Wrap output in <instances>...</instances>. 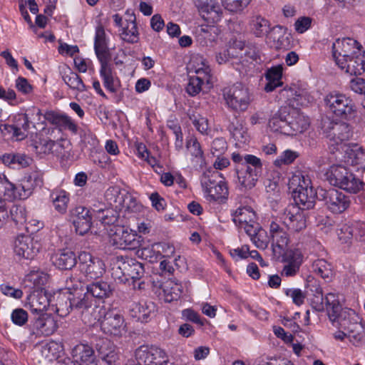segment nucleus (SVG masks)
<instances>
[{
    "label": "nucleus",
    "mask_w": 365,
    "mask_h": 365,
    "mask_svg": "<svg viewBox=\"0 0 365 365\" xmlns=\"http://www.w3.org/2000/svg\"><path fill=\"white\" fill-rule=\"evenodd\" d=\"M229 131L235 140L240 143H245L249 140V135L243 122L235 119L229 125Z\"/></svg>",
    "instance_id": "09e8293b"
},
{
    "label": "nucleus",
    "mask_w": 365,
    "mask_h": 365,
    "mask_svg": "<svg viewBox=\"0 0 365 365\" xmlns=\"http://www.w3.org/2000/svg\"><path fill=\"white\" fill-rule=\"evenodd\" d=\"M313 272L327 282L331 280L334 276L333 266L324 259H317L312 263Z\"/></svg>",
    "instance_id": "a19ab883"
},
{
    "label": "nucleus",
    "mask_w": 365,
    "mask_h": 365,
    "mask_svg": "<svg viewBox=\"0 0 365 365\" xmlns=\"http://www.w3.org/2000/svg\"><path fill=\"white\" fill-rule=\"evenodd\" d=\"M71 215L77 233L83 235L90 230L92 217L88 208L82 206L76 207L71 210Z\"/></svg>",
    "instance_id": "aec40b11"
},
{
    "label": "nucleus",
    "mask_w": 365,
    "mask_h": 365,
    "mask_svg": "<svg viewBox=\"0 0 365 365\" xmlns=\"http://www.w3.org/2000/svg\"><path fill=\"white\" fill-rule=\"evenodd\" d=\"M289 106L281 107L269 121V128L274 132H279L284 135L288 133L287 115H289Z\"/></svg>",
    "instance_id": "c85d7f7f"
},
{
    "label": "nucleus",
    "mask_w": 365,
    "mask_h": 365,
    "mask_svg": "<svg viewBox=\"0 0 365 365\" xmlns=\"http://www.w3.org/2000/svg\"><path fill=\"white\" fill-rule=\"evenodd\" d=\"M48 278V274L43 271L39 269L31 270L29 273L25 276L24 283L25 287L30 289L41 290L42 287L47 283Z\"/></svg>",
    "instance_id": "72a5a7b5"
},
{
    "label": "nucleus",
    "mask_w": 365,
    "mask_h": 365,
    "mask_svg": "<svg viewBox=\"0 0 365 365\" xmlns=\"http://www.w3.org/2000/svg\"><path fill=\"white\" fill-rule=\"evenodd\" d=\"M11 319L14 324L18 326H23L28 321V313L24 309H15L11 312Z\"/></svg>",
    "instance_id": "0e129e2a"
},
{
    "label": "nucleus",
    "mask_w": 365,
    "mask_h": 365,
    "mask_svg": "<svg viewBox=\"0 0 365 365\" xmlns=\"http://www.w3.org/2000/svg\"><path fill=\"white\" fill-rule=\"evenodd\" d=\"M73 356L80 365H98L93 349L88 345L79 344L73 350Z\"/></svg>",
    "instance_id": "c756f323"
},
{
    "label": "nucleus",
    "mask_w": 365,
    "mask_h": 365,
    "mask_svg": "<svg viewBox=\"0 0 365 365\" xmlns=\"http://www.w3.org/2000/svg\"><path fill=\"white\" fill-rule=\"evenodd\" d=\"M232 216L233 222L238 227L247 223H253L256 220L255 212L250 207L238 208Z\"/></svg>",
    "instance_id": "a18cd8bd"
},
{
    "label": "nucleus",
    "mask_w": 365,
    "mask_h": 365,
    "mask_svg": "<svg viewBox=\"0 0 365 365\" xmlns=\"http://www.w3.org/2000/svg\"><path fill=\"white\" fill-rule=\"evenodd\" d=\"M237 176V186L240 190H250L254 187L260 175L254 173L252 168L240 167L236 168Z\"/></svg>",
    "instance_id": "a878e982"
},
{
    "label": "nucleus",
    "mask_w": 365,
    "mask_h": 365,
    "mask_svg": "<svg viewBox=\"0 0 365 365\" xmlns=\"http://www.w3.org/2000/svg\"><path fill=\"white\" fill-rule=\"evenodd\" d=\"M16 140H22L27 137L30 127V120L26 113H17L14 115L12 125H1Z\"/></svg>",
    "instance_id": "a211bd4d"
},
{
    "label": "nucleus",
    "mask_w": 365,
    "mask_h": 365,
    "mask_svg": "<svg viewBox=\"0 0 365 365\" xmlns=\"http://www.w3.org/2000/svg\"><path fill=\"white\" fill-rule=\"evenodd\" d=\"M217 29L213 26H201L196 31L198 41L200 43H206L207 41H212L215 40Z\"/></svg>",
    "instance_id": "864d4df0"
},
{
    "label": "nucleus",
    "mask_w": 365,
    "mask_h": 365,
    "mask_svg": "<svg viewBox=\"0 0 365 365\" xmlns=\"http://www.w3.org/2000/svg\"><path fill=\"white\" fill-rule=\"evenodd\" d=\"M338 66L350 75H361L365 71V51L362 49L356 51L354 55L346 60V63Z\"/></svg>",
    "instance_id": "b1692460"
},
{
    "label": "nucleus",
    "mask_w": 365,
    "mask_h": 365,
    "mask_svg": "<svg viewBox=\"0 0 365 365\" xmlns=\"http://www.w3.org/2000/svg\"><path fill=\"white\" fill-rule=\"evenodd\" d=\"M12 194L11 196H6V199L12 200L16 197L19 199L27 198L33 192L34 185L26 178L21 180L19 185L13 184Z\"/></svg>",
    "instance_id": "37998d69"
},
{
    "label": "nucleus",
    "mask_w": 365,
    "mask_h": 365,
    "mask_svg": "<svg viewBox=\"0 0 365 365\" xmlns=\"http://www.w3.org/2000/svg\"><path fill=\"white\" fill-rule=\"evenodd\" d=\"M227 144L225 138H217L212 143L211 152L213 155H222L227 150Z\"/></svg>",
    "instance_id": "338daca9"
},
{
    "label": "nucleus",
    "mask_w": 365,
    "mask_h": 365,
    "mask_svg": "<svg viewBox=\"0 0 365 365\" xmlns=\"http://www.w3.org/2000/svg\"><path fill=\"white\" fill-rule=\"evenodd\" d=\"M164 351L154 346L142 345L135 351V361L142 365H152L157 363L158 358L163 357Z\"/></svg>",
    "instance_id": "5701e85b"
},
{
    "label": "nucleus",
    "mask_w": 365,
    "mask_h": 365,
    "mask_svg": "<svg viewBox=\"0 0 365 365\" xmlns=\"http://www.w3.org/2000/svg\"><path fill=\"white\" fill-rule=\"evenodd\" d=\"M62 78L65 83L72 90L78 93L87 91V87L81 78L70 68H67L63 73Z\"/></svg>",
    "instance_id": "ea45409f"
},
{
    "label": "nucleus",
    "mask_w": 365,
    "mask_h": 365,
    "mask_svg": "<svg viewBox=\"0 0 365 365\" xmlns=\"http://www.w3.org/2000/svg\"><path fill=\"white\" fill-rule=\"evenodd\" d=\"M319 197L325 202L327 209L334 214H341L351 205L350 197L338 190H319Z\"/></svg>",
    "instance_id": "9d476101"
},
{
    "label": "nucleus",
    "mask_w": 365,
    "mask_h": 365,
    "mask_svg": "<svg viewBox=\"0 0 365 365\" xmlns=\"http://www.w3.org/2000/svg\"><path fill=\"white\" fill-rule=\"evenodd\" d=\"M130 316L137 321L147 322L151 311L146 304L135 303L130 310Z\"/></svg>",
    "instance_id": "3c124183"
},
{
    "label": "nucleus",
    "mask_w": 365,
    "mask_h": 365,
    "mask_svg": "<svg viewBox=\"0 0 365 365\" xmlns=\"http://www.w3.org/2000/svg\"><path fill=\"white\" fill-rule=\"evenodd\" d=\"M299 155L297 152L286 150L274 162V165L281 167L282 165H289L293 163Z\"/></svg>",
    "instance_id": "052dcab7"
},
{
    "label": "nucleus",
    "mask_w": 365,
    "mask_h": 365,
    "mask_svg": "<svg viewBox=\"0 0 365 365\" xmlns=\"http://www.w3.org/2000/svg\"><path fill=\"white\" fill-rule=\"evenodd\" d=\"M200 61L201 66L194 67L192 63H190L188 69L189 73L194 72L195 76L190 75L188 83L185 91L190 96H195L200 91H206L212 87V76L209 66H206L201 57H195L193 60Z\"/></svg>",
    "instance_id": "39448f33"
},
{
    "label": "nucleus",
    "mask_w": 365,
    "mask_h": 365,
    "mask_svg": "<svg viewBox=\"0 0 365 365\" xmlns=\"http://www.w3.org/2000/svg\"><path fill=\"white\" fill-rule=\"evenodd\" d=\"M118 268L124 274L125 280H128V278H130L133 280V283H135L144 275L145 270L143 264L133 258L121 257L118 258ZM134 287H135V284H134Z\"/></svg>",
    "instance_id": "6ab92c4d"
},
{
    "label": "nucleus",
    "mask_w": 365,
    "mask_h": 365,
    "mask_svg": "<svg viewBox=\"0 0 365 365\" xmlns=\"http://www.w3.org/2000/svg\"><path fill=\"white\" fill-rule=\"evenodd\" d=\"M86 290L93 297L105 299L113 295L114 288L108 282L101 280L88 284Z\"/></svg>",
    "instance_id": "2f4dec72"
},
{
    "label": "nucleus",
    "mask_w": 365,
    "mask_h": 365,
    "mask_svg": "<svg viewBox=\"0 0 365 365\" xmlns=\"http://www.w3.org/2000/svg\"><path fill=\"white\" fill-rule=\"evenodd\" d=\"M329 182L351 193L358 192L362 187V181L341 165H334L327 173Z\"/></svg>",
    "instance_id": "7ed1b4c3"
},
{
    "label": "nucleus",
    "mask_w": 365,
    "mask_h": 365,
    "mask_svg": "<svg viewBox=\"0 0 365 365\" xmlns=\"http://www.w3.org/2000/svg\"><path fill=\"white\" fill-rule=\"evenodd\" d=\"M289 115H287L288 133L287 135L301 133L309 126V120L299 110L289 106Z\"/></svg>",
    "instance_id": "4be33fe9"
},
{
    "label": "nucleus",
    "mask_w": 365,
    "mask_h": 365,
    "mask_svg": "<svg viewBox=\"0 0 365 365\" xmlns=\"http://www.w3.org/2000/svg\"><path fill=\"white\" fill-rule=\"evenodd\" d=\"M14 250L19 257L32 259L38 252L39 244L30 236L19 235L14 241Z\"/></svg>",
    "instance_id": "f3484780"
},
{
    "label": "nucleus",
    "mask_w": 365,
    "mask_h": 365,
    "mask_svg": "<svg viewBox=\"0 0 365 365\" xmlns=\"http://www.w3.org/2000/svg\"><path fill=\"white\" fill-rule=\"evenodd\" d=\"M52 261L61 269H71L77 262L75 253L68 249L60 250L52 257Z\"/></svg>",
    "instance_id": "cd10ccee"
},
{
    "label": "nucleus",
    "mask_w": 365,
    "mask_h": 365,
    "mask_svg": "<svg viewBox=\"0 0 365 365\" xmlns=\"http://www.w3.org/2000/svg\"><path fill=\"white\" fill-rule=\"evenodd\" d=\"M186 147L197 163L202 162L204 159L203 151L195 138L191 137L187 140Z\"/></svg>",
    "instance_id": "603ef678"
},
{
    "label": "nucleus",
    "mask_w": 365,
    "mask_h": 365,
    "mask_svg": "<svg viewBox=\"0 0 365 365\" xmlns=\"http://www.w3.org/2000/svg\"><path fill=\"white\" fill-rule=\"evenodd\" d=\"M287 229L294 232H300L306 227V217L304 211L299 207H292L285 212L284 221Z\"/></svg>",
    "instance_id": "393cba45"
},
{
    "label": "nucleus",
    "mask_w": 365,
    "mask_h": 365,
    "mask_svg": "<svg viewBox=\"0 0 365 365\" xmlns=\"http://www.w3.org/2000/svg\"><path fill=\"white\" fill-rule=\"evenodd\" d=\"M53 206L56 211L59 213H65L69 202V194L61 189L53 190L50 194Z\"/></svg>",
    "instance_id": "c9c22d12"
},
{
    "label": "nucleus",
    "mask_w": 365,
    "mask_h": 365,
    "mask_svg": "<svg viewBox=\"0 0 365 365\" xmlns=\"http://www.w3.org/2000/svg\"><path fill=\"white\" fill-rule=\"evenodd\" d=\"M270 243L274 255H282L287 249L289 235L282 221L272 220L269 224Z\"/></svg>",
    "instance_id": "9b49d317"
},
{
    "label": "nucleus",
    "mask_w": 365,
    "mask_h": 365,
    "mask_svg": "<svg viewBox=\"0 0 365 365\" xmlns=\"http://www.w3.org/2000/svg\"><path fill=\"white\" fill-rule=\"evenodd\" d=\"M59 349L60 346L56 342L51 341L43 346L42 353L51 361L58 356Z\"/></svg>",
    "instance_id": "69168bd1"
},
{
    "label": "nucleus",
    "mask_w": 365,
    "mask_h": 365,
    "mask_svg": "<svg viewBox=\"0 0 365 365\" xmlns=\"http://www.w3.org/2000/svg\"><path fill=\"white\" fill-rule=\"evenodd\" d=\"M94 48L96 54L101 62L100 75L103 81L104 86L111 93H115L114 78L112 69L108 64L110 57L105 30L99 26L96 29Z\"/></svg>",
    "instance_id": "f03ea898"
},
{
    "label": "nucleus",
    "mask_w": 365,
    "mask_h": 365,
    "mask_svg": "<svg viewBox=\"0 0 365 365\" xmlns=\"http://www.w3.org/2000/svg\"><path fill=\"white\" fill-rule=\"evenodd\" d=\"M250 240L257 248L264 250L270 242L269 233L267 234L266 230L260 227Z\"/></svg>",
    "instance_id": "4d7b16f0"
},
{
    "label": "nucleus",
    "mask_w": 365,
    "mask_h": 365,
    "mask_svg": "<svg viewBox=\"0 0 365 365\" xmlns=\"http://www.w3.org/2000/svg\"><path fill=\"white\" fill-rule=\"evenodd\" d=\"M182 317L190 322L195 323L200 326H203L205 319H202L200 314L191 309H186L182 312Z\"/></svg>",
    "instance_id": "774afa93"
},
{
    "label": "nucleus",
    "mask_w": 365,
    "mask_h": 365,
    "mask_svg": "<svg viewBox=\"0 0 365 365\" xmlns=\"http://www.w3.org/2000/svg\"><path fill=\"white\" fill-rule=\"evenodd\" d=\"M162 289L164 300L167 302H171L180 298L182 292V287L180 284L169 281L162 285Z\"/></svg>",
    "instance_id": "de8ad7c7"
},
{
    "label": "nucleus",
    "mask_w": 365,
    "mask_h": 365,
    "mask_svg": "<svg viewBox=\"0 0 365 365\" xmlns=\"http://www.w3.org/2000/svg\"><path fill=\"white\" fill-rule=\"evenodd\" d=\"M113 244L123 250H135L140 245V241L135 232L123 226L114 225L110 230Z\"/></svg>",
    "instance_id": "ddd939ff"
},
{
    "label": "nucleus",
    "mask_w": 365,
    "mask_h": 365,
    "mask_svg": "<svg viewBox=\"0 0 365 365\" xmlns=\"http://www.w3.org/2000/svg\"><path fill=\"white\" fill-rule=\"evenodd\" d=\"M322 129L327 138L332 152L339 149L353 135L351 126L345 122H336L326 118L323 120Z\"/></svg>",
    "instance_id": "20e7f679"
},
{
    "label": "nucleus",
    "mask_w": 365,
    "mask_h": 365,
    "mask_svg": "<svg viewBox=\"0 0 365 365\" xmlns=\"http://www.w3.org/2000/svg\"><path fill=\"white\" fill-rule=\"evenodd\" d=\"M34 328L38 334L43 336L53 334L58 329L57 321L51 314H42L34 324Z\"/></svg>",
    "instance_id": "bb28decb"
},
{
    "label": "nucleus",
    "mask_w": 365,
    "mask_h": 365,
    "mask_svg": "<svg viewBox=\"0 0 365 365\" xmlns=\"http://www.w3.org/2000/svg\"><path fill=\"white\" fill-rule=\"evenodd\" d=\"M66 288L72 297L79 294V293H84L83 284L73 276L66 281Z\"/></svg>",
    "instance_id": "680f3d73"
},
{
    "label": "nucleus",
    "mask_w": 365,
    "mask_h": 365,
    "mask_svg": "<svg viewBox=\"0 0 365 365\" xmlns=\"http://www.w3.org/2000/svg\"><path fill=\"white\" fill-rule=\"evenodd\" d=\"M96 349L98 354V365H117L119 354L115 346L108 339L98 341Z\"/></svg>",
    "instance_id": "dca6fc26"
},
{
    "label": "nucleus",
    "mask_w": 365,
    "mask_h": 365,
    "mask_svg": "<svg viewBox=\"0 0 365 365\" xmlns=\"http://www.w3.org/2000/svg\"><path fill=\"white\" fill-rule=\"evenodd\" d=\"M284 267L281 272L283 277L295 276L302 263V255L298 250H288L283 254Z\"/></svg>",
    "instance_id": "412c9836"
},
{
    "label": "nucleus",
    "mask_w": 365,
    "mask_h": 365,
    "mask_svg": "<svg viewBox=\"0 0 365 365\" xmlns=\"http://www.w3.org/2000/svg\"><path fill=\"white\" fill-rule=\"evenodd\" d=\"M101 330L106 334L121 336L126 333L123 316L113 311H106L101 322Z\"/></svg>",
    "instance_id": "4468645a"
},
{
    "label": "nucleus",
    "mask_w": 365,
    "mask_h": 365,
    "mask_svg": "<svg viewBox=\"0 0 365 365\" xmlns=\"http://www.w3.org/2000/svg\"><path fill=\"white\" fill-rule=\"evenodd\" d=\"M250 2V0H222L225 8L231 12L242 11Z\"/></svg>",
    "instance_id": "bf43d9fd"
},
{
    "label": "nucleus",
    "mask_w": 365,
    "mask_h": 365,
    "mask_svg": "<svg viewBox=\"0 0 365 365\" xmlns=\"http://www.w3.org/2000/svg\"><path fill=\"white\" fill-rule=\"evenodd\" d=\"M0 159L3 164L13 169L26 168L31 162V158L27 155L17 153H6Z\"/></svg>",
    "instance_id": "473e14b6"
},
{
    "label": "nucleus",
    "mask_w": 365,
    "mask_h": 365,
    "mask_svg": "<svg viewBox=\"0 0 365 365\" xmlns=\"http://www.w3.org/2000/svg\"><path fill=\"white\" fill-rule=\"evenodd\" d=\"M89 295L90 294L86 292L69 297L68 300L69 301V307L71 309L76 310L81 314L84 310L90 308V306L93 304V299Z\"/></svg>",
    "instance_id": "58836bf2"
},
{
    "label": "nucleus",
    "mask_w": 365,
    "mask_h": 365,
    "mask_svg": "<svg viewBox=\"0 0 365 365\" xmlns=\"http://www.w3.org/2000/svg\"><path fill=\"white\" fill-rule=\"evenodd\" d=\"M46 119L51 121V123L64 129H68L73 133H76L77 132V125L69 116L66 115L49 113H47Z\"/></svg>",
    "instance_id": "79ce46f5"
},
{
    "label": "nucleus",
    "mask_w": 365,
    "mask_h": 365,
    "mask_svg": "<svg viewBox=\"0 0 365 365\" xmlns=\"http://www.w3.org/2000/svg\"><path fill=\"white\" fill-rule=\"evenodd\" d=\"M332 49L333 57L339 66L341 63L344 65L346 60L354 55L356 50L361 49V47L358 46L356 41L352 38H345L336 40L333 44Z\"/></svg>",
    "instance_id": "2eb2a0df"
},
{
    "label": "nucleus",
    "mask_w": 365,
    "mask_h": 365,
    "mask_svg": "<svg viewBox=\"0 0 365 365\" xmlns=\"http://www.w3.org/2000/svg\"><path fill=\"white\" fill-rule=\"evenodd\" d=\"M80 270L90 279H97L106 272V265L102 259L82 252L78 255Z\"/></svg>",
    "instance_id": "f8f14e48"
},
{
    "label": "nucleus",
    "mask_w": 365,
    "mask_h": 365,
    "mask_svg": "<svg viewBox=\"0 0 365 365\" xmlns=\"http://www.w3.org/2000/svg\"><path fill=\"white\" fill-rule=\"evenodd\" d=\"M326 312L332 324L347 331L351 341H361L363 339V327L354 310L343 308L337 294L330 292L326 297Z\"/></svg>",
    "instance_id": "f257e3e1"
},
{
    "label": "nucleus",
    "mask_w": 365,
    "mask_h": 365,
    "mask_svg": "<svg viewBox=\"0 0 365 365\" xmlns=\"http://www.w3.org/2000/svg\"><path fill=\"white\" fill-rule=\"evenodd\" d=\"M97 218L105 225H115L118 222V216L112 209H99L97 211Z\"/></svg>",
    "instance_id": "5fc2aeb1"
},
{
    "label": "nucleus",
    "mask_w": 365,
    "mask_h": 365,
    "mask_svg": "<svg viewBox=\"0 0 365 365\" xmlns=\"http://www.w3.org/2000/svg\"><path fill=\"white\" fill-rule=\"evenodd\" d=\"M297 183L294 190V199L297 204L301 205L302 209L312 208L315 200L319 197V190L315 191L312 186L310 178L302 174L294 175L292 180V184Z\"/></svg>",
    "instance_id": "0eeeda50"
},
{
    "label": "nucleus",
    "mask_w": 365,
    "mask_h": 365,
    "mask_svg": "<svg viewBox=\"0 0 365 365\" xmlns=\"http://www.w3.org/2000/svg\"><path fill=\"white\" fill-rule=\"evenodd\" d=\"M36 152L43 154L56 153L59 154L58 150L62 148L60 142H56L50 139H41L35 145Z\"/></svg>",
    "instance_id": "8fccbe9b"
},
{
    "label": "nucleus",
    "mask_w": 365,
    "mask_h": 365,
    "mask_svg": "<svg viewBox=\"0 0 365 365\" xmlns=\"http://www.w3.org/2000/svg\"><path fill=\"white\" fill-rule=\"evenodd\" d=\"M223 96L227 106L238 111L246 110L251 102L249 89L242 83H235L225 88Z\"/></svg>",
    "instance_id": "6e6552de"
},
{
    "label": "nucleus",
    "mask_w": 365,
    "mask_h": 365,
    "mask_svg": "<svg viewBox=\"0 0 365 365\" xmlns=\"http://www.w3.org/2000/svg\"><path fill=\"white\" fill-rule=\"evenodd\" d=\"M29 305L33 313L41 315L49 306V300L45 292L41 290L31 297Z\"/></svg>",
    "instance_id": "c03bdc74"
},
{
    "label": "nucleus",
    "mask_w": 365,
    "mask_h": 365,
    "mask_svg": "<svg viewBox=\"0 0 365 365\" xmlns=\"http://www.w3.org/2000/svg\"><path fill=\"white\" fill-rule=\"evenodd\" d=\"M115 25L120 28V38L129 43L139 41V32L136 24L135 15L133 11H126L123 16L118 14L113 15Z\"/></svg>",
    "instance_id": "1a4fd4ad"
},
{
    "label": "nucleus",
    "mask_w": 365,
    "mask_h": 365,
    "mask_svg": "<svg viewBox=\"0 0 365 365\" xmlns=\"http://www.w3.org/2000/svg\"><path fill=\"white\" fill-rule=\"evenodd\" d=\"M10 215L16 225H21L26 221V209L23 206H13L10 210Z\"/></svg>",
    "instance_id": "e2e57ef3"
},
{
    "label": "nucleus",
    "mask_w": 365,
    "mask_h": 365,
    "mask_svg": "<svg viewBox=\"0 0 365 365\" xmlns=\"http://www.w3.org/2000/svg\"><path fill=\"white\" fill-rule=\"evenodd\" d=\"M346 163L357 170H365V150L361 148L356 147L355 148L346 150Z\"/></svg>",
    "instance_id": "f704fd0d"
},
{
    "label": "nucleus",
    "mask_w": 365,
    "mask_h": 365,
    "mask_svg": "<svg viewBox=\"0 0 365 365\" xmlns=\"http://www.w3.org/2000/svg\"><path fill=\"white\" fill-rule=\"evenodd\" d=\"M106 310L103 307L90 306V308L81 314L82 321L88 326H94L97 322H101Z\"/></svg>",
    "instance_id": "4c0bfd02"
},
{
    "label": "nucleus",
    "mask_w": 365,
    "mask_h": 365,
    "mask_svg": "<svg viewBox=\"0 0 365 365\" xmlns=\"http://www.w3.org/2000/svg\"><path fill=\"white\" fill-rule=\"evenodd\" d=\"M250 26L252 32L257 37L267 36L271 29L269 21L261 16L253 17L250 22Z\"/></svg>",
    "instance_id": "49530a36"
},
{
    "label": "nucleus",
    "mask_w": 365,
    "mask_h": 365,
    "mask_svg": "<svg viewBox=\"0 0 365 365\" xmlns=\"http://www.w3.org/2000/svg\"><path fill=\"white\" fill-rule=\"evenodd\" d=\"M267 37L274 43V46L277 49L287 48L290 45L287 29L282 26L277 25L272 28Z\"/></svg>",
    "instance_id": "7c9ffc66"
},
{
    "label": "nucleus",
    "mask_w": 365,
    "mask_h": 365,
    "mask_svg": "<svg viewBox=\"0 0 365 365\" xmlns=\"http://www.w3.org/2000/svg\"><path fill=\"white\" fill-rule=\"evenodd\" d=\"M324 102L329 110L336 117L350 120L356 115V106L354 102L344 93H330L325 97Z\"/></svg>",
    "instance_id": "423d86ee"
},
{
    "label": "nucleus",
    "mask_w": 365,
    "mask_h": 365,
    "mask_svg": "<svg viewBox=\"0 0 365 365\" xmlns=\"http://www.w3.org/2000/svg\"><path fill=\"white\" fill-rule=\"evenodd\" d=\"M241 166L252 168L254 173L259 174H261L262 170L261 160L253 155H245L244 156V163H242Z\"/></svg>",
    "instance_id": "13d9d810"
},
{
    "label": "nucleus",
    "mask_w": 365,
    "mask_h": 365,
    "mask_svg": "<svg viewBox=\"0 0 365 365\" xmlns=\"http://www.w3.org/2000/svg\"><path fill=\"white\" fill-rule=\"evenodd\" d=\"M210 198L212 200L217 201L222 199L227 198L228 195V188L224 181H221L220 185L216 187H210V190L206 192Z\"/></svg>",
    "instance_id": "6e6d98bb"
},
{
    "label": "nucleus",
    "mask_w": 365,
    "mask_h": 365,
    "mask_svg": "<svg viewBox=\"0 0 365 365\" xmlns=\"http://www.w3.org/2000/svg\"><path fill=\"white\" fill-rule=\"evenodd\" d=\"M202 17L211 22L220 21L222 15V9L220 4L215 0H210L203 4L201 7Z\"/></svg>",
    "instance_id": "e433bc0d"
}]
</instances>
